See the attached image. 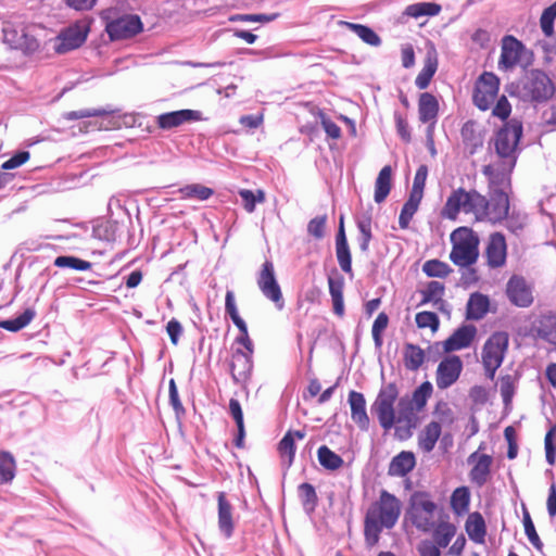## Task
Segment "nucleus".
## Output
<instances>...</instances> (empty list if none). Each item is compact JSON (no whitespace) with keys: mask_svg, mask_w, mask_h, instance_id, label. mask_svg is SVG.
I'll list each match as a JSON object with an SVG mask.
<instances>
[{"mask_svg":"<svg viewBox=\"0 0 556 556\" xmlns=\"http://www.w3.org/2000/svg\"><path fill=\"white\" fill-rule=\"evenodd\" d=\"M401 508V502L395 495L381 490L378 500L369 505L365 514L364 536L367 546L377 545L383 529H392L396 525Z\"/></svg>","mask_w":556,"mask_h":556,"instance_id":"1","label":"nucleus"},{"mask_svg":"<svg viewBox=\"0 0 556 556\" xmlns=\"http://www.w3.org/2000/svg\"><path fill=\"white\" fill-rule=\"evenodd\" d=\"M516 93L523 101L542 103L554 96L555 86L545 72L531 70L516 85Z\"/></svg>","mask_w":556,"mask_h":556,"instance_id":"2","label":"nucleus"},{"mask_svg":"<svg viewBox=\"0 0 556 556\" xmlns=\"http://www.w3.org/2000/svg\"><path fill=\"white\" fill-rule=\"evenodd\" d=\"M450 260L459 267L473 265L479 257V237L468 227H458L451 233Z\"/></svg>","mask_w":556,"mask_h":556,"instance_id":"3","label":"nucleus"},{"mask_svg":"<svg viewBox=\"0 0 556 556\" xmlns=\"http://www.w3.org/2000/svg\"><path fill=\"white\" fill-rule=\"evenodd\" d=\"M522 123L516 118L508 121L493 138L495 152L501 161L515 167L518 157V143L522 136Z\"/></svg>","mask_w":556,"mask_h":556,"instance_id":"4","label":"nucleus"},{"mask_svg":"<svg viewBox=\"0 0 556 556\" xmlns=\"http://www.w3.org/2000/svg\"><path fill=\"white\" fill-rule=\"evenodd\" d=\"M483 195L477 190H465L459 187L452 191L441 211V215L450 220H456L459 213L473 214L478 220L482 207Z\"/></svg>","mask_w":556,"mask_h":556,"instance_id":"5","label":"nucleus"},{"mask_svg":"<svg viewBox=\"0 0 556 556\" xmlns=\"http://www.w3.org/2000/svg\"><path fill=\"white\" fill-rule=\"evenodd\" d=\"M437 509L429 493L416 491L410 495L407 515L418 530L430 532L435 527Z\"/></svg>","mask_w":556,"mask_h":556,"instance_id":"6","label":"nucleus"},{"mask_svg":"<svg viewBox=\"0 0 556 556\" xmlns=\"http://www.w3.org/2000/svg\"><path fill=\"white\" fill-rule=\"evenodd\" d=\"M508 348V336L505 332L493 333L482 349V363L489 379H493L496 369L502 365Z\"/></svg>","mask_w":556,"mask_h":556,"instance_id":"7","label":"nucleus"},{"mask_svg":"<svg viewBox=\"0 0 556 556\" xmlns=\"http://www.w3.org/2000/svg\"><path fill=\"white\" fill-rule=\"evenodd\" d=\"M399 396L397 387L388 383L382 387L371 405V410L377 415L380 426L390 430L395 424L394 403Z\"/></svg>","mask_w":556,"mask_h":556,"instance_id":"8","label":"nucleus"},{"mask_svg":"<svg viewBox=\"0 0 556 556\" xmlns=\"http://www.w3.org/2000/svg\"><path fill=\"white\" fill-rule=\"evenodd\" d=\"M90 31V22L87 20L77 21L63 29L56 37L54 50L63 54L83 46Z\"/></svg>","mask_w":556,"mask_h":556,"instance_id":"9","label":"nucleus"},{"mask_svg":"<svg viewBox=\"0 0 556 556\" xmlns=\"http://www.w3.org/2000/svg\"><path fill=\"white\" fill-rule=\"evenodd\" d=\"M509 211L508 194L504 190H495L491 193L490 200L483 195L482 207L479 211V222L496 224L506 218Z\"/></svg>","mask_w":556,"mask_h":556,"instance_id":"10","label":"nucleus"},{"mask_svg":"<svg viewBox=\"0 0 556 556\" xmlns=\"http://www.w3.org/2000/svg\"><path fill=\"white\" fill-rule=\"evenodd\" d=\"M500 89V79L490 72H484L478 79L473 91V103L482 111H486L494 103Z\"/></svg>","mask_w":556,"mask_h":556,"instance_id":"11","label":"nucleus"},{"mask_svg":"<svg viewBox=\"0 0 556 556\" xmlns=\"http://www.w3.org/2000/svg\"><path fill=\"white\" fill-rule=\"evenodd\" d=\"M257 286L263 295L275 303L278 309H282L285 301L280 286L275 276L274 264L270 261L264 262L257 277Z\"/></svg>","mask_w":556,"mask_h":556,"instance_id":"12","label":"nucleus"},{"mask_svg":"<svg viewBox=\"0 0 556 556\" xmlns=\"http://www.w3.org/2000/svg\"><path fill=\"white\" fill-rule=\"evenodd\" d=\"M142 29L143 24L136 14H125L109 22L105 26V31L113 41L132 38Z\"/></svg>","mask_w":556,"mask_h":556,"instance_id":"13","label":"nucleus"},{"mask_svg":"<svg viewBox=\"0 0 556 556\" xmlns=\"http://www.w3.org/2000/svg\"><path fill=\"white\" fill-rule=\"evenodd\" d=\"M505 292L509 302L517 307H529L534 300L532 287L522 276L513 275Z\"/></svg>","mask_w":556,"mask_h":556,"instance_id":"14","label":"nucleus"},{"mask_svg":"<svg viewBox=\"0 0 556 556\" xmlns=\"http://www.w3.org/2000/svg\"><path fill=\"white\" fill-rule=\"evenodd\" d=\"M463 370V362L459 356L452 355L443 358L437 368L435 383L440 390L453 386L459 378Z\"/></svg>","mask_w":556,"mask_h":556,"instance_id":"15","label":"nucleus"},{"mask_svg":"<svg viewBox=\"0 0 556 556\" xmlns=\"http://www.w3.org/2000/svg\"><path fill=\"white\" fill-rule=\"evenodd\" d=\"M253 353L243 352L242 349H237L231 355L230 374L235 383L247 382L253 369Z\"/></svg>","mask_w":556,"mask_h":556,"instance_id":"16","label":"nucleus"},{"mask_svg":"<svg viewBox=\"0 0 556 556\" xmlns=\"http://www.w3.org/2000/svg\"><path fill=\"white\" fill-rule=\"evenodd\" d=\"M507 244L503 233L494 232L490 236L486 248V264L491 268H500L505 265Z\"/></svg>","mask_w":556,"mask_h":556,"instance_id":"17","label":"nucleus"},{"mask_svg":"<svg viewBox=\"0 0 556 556\" xmlns=\"http://www.w3.org/2000/svg\"><path fill=\"white\" fill-rule=\"evenodd\" d=\"M513 169L514 167H509L506 161L483 166L482 173L488 177L492 192L495 190L505 191L510 184V173Z\"/></svg>","mask_w":556,"mask_h":556,"instance_id":"18","label":"nucleus"},{"mask_svg":"<svg viewBox=\"0 0 556 556\" xmlns=\"http://www.w3.org/2000/svg\"><path fill=\"white\" fill-rule=\"evenodd\" d=\"M201 119V112L195 110H178L160 114L156 117V125L163 130H170L186 123Z\"/></svg>","mask_w":556,"mask_h":556,"instance_id":"19","label":"nucleus"},{"mask_svg":"<svg viewBox=\"0 0 556 556\" xmlns=\"http://www.w3.org/2000/svg\"><path fill=\"white\" fill-rule=\"evenodd\" d=\"M467 462L468 464H473L469 472L470 481L478 486L484 485L491 473L492 456L473 452L468 456Z\"/></svg>","mask_w":556,"mask_h":556,"instance_id":"20","label":"nucleus"},{"mask_svg":"<svg viewBox=\"0 0 556 556\" xmlns=\"http://www.w3.org/2000/svg\"><path fill=\"white\" fill-rule=\"evenodd\" d=\"M476 333L477 328L473 325H463L456 329L445 341H443L442 345L444 352L450 353L468 348L475 339Z\"/></svg>","mask_w":556,"mask_h":556,"instance_id":"21","label":"nucleus"},{"mask_svg":"<svg viewBox=\"0 0 556 556\" xmlns=\"http://www.w3.org/2000/svg\"><path fill=\"white\" fill-rule=\"evenodd\" d=\"M522 43L513 36H505L502 43L501 56L498 61L500 68L510 70L520 61Z\"/></svg>","mask_w":556,"mask_h":556,"instance_id":"22","label":"nucleus"},{"mask_svg":"<svg viewBox=\"0 0 556 556\" xmlns=\"http://www.w3.org/2000/svg\"><path fill=\"white\" fill-rule=\"evenodd\" d=\"M233 507L224 492L217 493L218 529L226 539H230L235 530Z\"/></svg>","mask_w":556,"mask_h":556,"instance_id":"23","label":"nucleus"},{"mask_svg":"<svg viewBox=\"0 0 556 556\" xmlns=\"http://www.w3.org/2000/svg\"><path fill=\"white\" fill-rule=\"evenodd\" d=\"M349 404L351 407V418L358 426L362 431L369 429V417L366 412V400L363 393L357 391H350Z\"/></svg>","mask_w":556,"mask_h":556,"instance_id":"24","label":"nucleus"},{"mask_svg":"<svg viewBox=\"0 0 556 556\" xmlns=\"http://www.w3.org/2000/svg\"><path fill=\"white\" fill-rule=\"evenodd\" d=\"M305 438L304 431H288L278 444V451L282 460V464L289 468L293 464L295 456V439L303 440Z\"/></svg>","mask_w":556,"mask_h":556,"instance_id":"25","label":"nucleus"},{"mask_svg":"<svg viewBox=\"0 0 556 556\" xmlns=\"http://www.w3.org/2000/svg\"><path fill=\"white\" fill-rule=\"evenodd\" d=\"M439 112V102L437 98L429 93L424 92L419 97L418 113L419 119L422 123L435 124Z\"/></svg>","mask_w":556,"mask_h":556,"instance_id":"26","label":"nucleus"},{"mask_svg":"<svg viewBox=\"0 0 556 556\" xmlns=\"http://www.w3.org/2000/svg\"><path fill=\"white\" fill-rule=\"evenodd\" d=\"M415 465L416 460L414 454L403 451L392 458L388 473L392 477H404L414 469Z\"/></svg>","mask_w":556,"mask_h":556,"instance_id":"27","label":"nucleus"},{"mask_svg":"<svg viewBox=\"0 0 556 556\" xmlns=\"http://www.w3.org/2000/svg\"><path fill=\"white\" fill-rule=\"evenodd\" d=\"M465 530L469 539L477 543H484L486 535V526L482 515L478 511L471 513L465 523Z\"/></svg>","mask_w":556,"mask_h":556,"instance_id":"28","label":"nucleus"},{"mask_svg":"<svg viewBox=\"0 0 556 556\" xmlns=\"http://www.w3.org/2000/svg\"><path fill=\"white\" fill-rule=\"evenodd\" d=\"M438 70V54L434 49L427 52L425 64L415 79L419 89H426Z\"/></svg>","mask_w":556,"mask_h":556,"instance_id":"29","label":"nucleus"},{"mask_svg":"<svg viewBox=\"0 0 556 556\" xmlns=\"http://www.w3.org/2000/svg\"><path fill=\"white\" fill-rule=\"evenodd\" d=\"M489 298L481 293H472L467 302L466 317L471 320H479L489 311Z\"/></svg>","mask_w":556,"mask_h":556,"instance_id":"30","label":"nucleus"},{"mask_svg":"<svg viewBox=\"0 0 556 556\" xmlns=\"http://www.w3.org/2000/svg\"><path fill=\"white\" fill-rule=\"evenodd\" d=\"M371 225L372 217L370 213H364L356 218V226L359 232L357 242L363 253H368L369 251V244L372 239Z\"/></svg>","mask_w":556,"mask_h":556,"instance_id":"31","label":"nucleus"},{"mask_svg":"<svg viewBox=\"0 0 556 556\" xmlns=\"http://www.w3.org/2000/svg\"><path fill=\"white\" fill-rule=\"evenodd\" d=\"M340 24L354 33L363 42L371 47H379L382 42L379 35L372 28L366 25L345 21H341Z\"/></svg>","mask_w":556,"mask_h":556,"instance_id":"32","label":"nucleus"},{"mask_svg":"<svg viewBox=\"0 0 556 556\" xmlns=\"http://www.w3.org/2000/svg\"><path fill=\"white\" fill-rule=\"evenodd\" d=\"M441 435V425L438 421L429 422L418 437V445L425 453H430Z\"/></svg>","mask_w":556,"mask_h":556,"instance_id":"33","label":"nucleus"},{"mask_svg":"<svg viewBox=\"0 0 556 556\" xmlns=\"http://www.w3.org/2000/svg\"><path fill=\"white\" fill-rule=\"evenodd\" d=\"M5 37L8 40L12 41L15 49L23 50L27 53H33L39 48L38 40L24 29H22L20 34L15 30L8 31L5 33Z\"/></svg>","mask_w":556,"mask_h":556,"instance_id":"34","label":"nucleus"},{"mask_svg":"<svg viewBox=\"0 0 556 556\" xmlns=\"http://www.w3.org/2000/svg\"><path fill=\"white\" fill-rule=\"evenodd\" d=\"M392 180V168L386 165L381 168L375 182L374 199L376 203L383 202L390 193Z\"/></svg>","mask_w":556,"mask_h":556,"instance_id":"35","label":"nucleus"},{"mask_svg":"<svg viewBox=\"0 0 556 556\" xmlns=\"http://www.w3.org/2000/svg\"><path fill=\"white\" fill-rule=\"evenodd\" d=\"M426 359L425 351L413 343H406L403 351L404 366L407 370L417 371Z\"/></svg>","mask_w":556,"mask_h":556,"instance_id":"36","label":"nucleus"},{"mask_svg":"<svg viewBox=\"0 0 556 556\" xmlns=\"http://www.w3.org/2000/svg\"><path fill=\"white\" fill-rule=\"evenodd\" d=\"M329 293L333 304V313L338 316L344 315V301H343V277H329L328 278Z\"/></svg>","mask_w":556,"mask_h":556,"instance_id":"37","label":"nucleus"},{"mask_svg":"<svg viewBox=\"0 0 556 556\" xmlns=\"http://www.w3.org/2000/svg\"><path fill=\"white\" fill-rule=\"evenodd\" d=\"M460 135L470 154H473L483 144V139L480 132L477 131L475 122H466L460 130Z\"/></svg>","mask_w":556,"mask_h":556,"instance_id":"38","label":"nucleus"},{"mask_svg":"<svg viewBox=\"0 0 556 556\" xmlns=\"http://www.w3.org/2000/svg\"><path fill=\"white\" fill-rule=\"evenodd\" d=\"M16 475V462L8 451H0V485L10 483Z\"/></svg>","mask_w":556,"mask_h":556,"instance_id":"39","label":"nucleus"},{"mask_svg":"<svg viewBox=\"0 0 556 556\" xmlns=\"http://www.w3.org/2000/svg\"><path fill=\"white\" fill-rule=\"evenodd\" d=\"M470 492L467 486L455 489L451 495V508L457 516H462L469 510Z\"/></svg>","mask_w":556,"mask_h":556,"instance_id":"40","label":"nucleus"},{"mask_svg":"<svg viewBox=\"0 0 556 556\" xmlns=\"http://www.w3.org/2000/svg\"><path fill=\"white\" fill-rule=\"evenodd\" d=\"M317 458L319 464L327 470H338L344 464L343 458L331 451L327 445H321L317 450Z\"/></svg>","mask_w":556,"mask_h":556,"instance_id":"41","label":"nucleus"},{"mask_svg":"<svg viewBox=\"0 0 556 556\" xmlns=\"http://www.w3.org/2000/svg\"><path fill=\"white\" fill-rule=\"evenodd\" d=\"M441 5L434 2H418L409 4L405 8L404 14L419 18L421 16H435L440 13Z\"/></svg>","mask_w":556,"mask_h":556,"instance_id":"42","label":"nucleus"},{"mask_svg":"<svg viewBox=\"0 0 556 556\" xmlns=\"http://www.w3.org/2000/svg\"><path fill=\"white\" fill-rule=\"evenodd\" d=\"M433 530L434 544L439 548L446 547L456 534V527L451 522H440L439 525L435 523Z\"/></svg>","mask_w":556,"mask_h":556,"instance_id":"43","label":"nucleus"},{"mask_svg":"<svg viewBox=\"0 0 556 556\" xmlns=\"http://www.w3.org/2000/svg\"><path fill=\"white\" fill-rule=\"evenodd\" d=\"M178 192L180 193L181 199H193L198 201H205L214 194V190L212 188L200 184L186 185L185 187L179 188Z\"/></svg>","mask_w":556,"mask_h":556,"instance_id":"44","label":"nucleus"},{"mask_svg":"<svg viewBox=\"0 0 556 556\" xmlns=\"http://www.w3.org/2000/svg\"><path fill=\"white\" fill-rule=\"evenodd\" d=\"M36 312L33 308H26L21 315L12 319L0 321V328L11 332H16L25 328L35 317Z\"/></svg>","mask_w":556,"mask_h":556,"instance_id":"45","label":"nucleus"},{"mask_svg":"<svg viewBox=\"0 0 556 556\" xmlns=\"http://www.w3.org/2000/svg\"><path fill=\"white\" fill-rule=\"evenodd\" d=\"M299 497L301 500L304 510L307 514H311L315 510L318 503V497L313 484L307 482L300 484Z\"/></svg>","mask_w":556,"mask_h":556,"instance_id":"46","label":"nucleus"},{"mask_svg":"<svg viewBox=\"0 0 556 556\" xmlns=\"http://www.w3.org/2000/svg\"><path fill=\"white\" fill-rule=\"evenodd\" d=\"M538 336L551 344L556 345V316H545L538 326Z\"/></svg>","mask_w":556,"mask_h":556,"instance_id":"47","label":"nucleus"},{"mask_svg":"<svg viewBox=\"0 0 556 556\" xmlns=\"http://www.w3.org/2000/svg\"><path fill=\"white\" fill-rule=\"evenodd\" d=\"M53 264L60 268H72L79 271L89 270L92 267L90 262L72 255H60L55 257Z\"/></svg>","mask_w":556,"mask_h":556,"instance_id":"48","label":"nucleus"},{"mask_svg":"<svg viewBox=\"0 0 556 556\" xmlns=\"http://www.w3.org/2000/svg\"><path fill=\"white\" fill-rule=\"evenodd\" d=\"M444 285L432 280L430 281L426 289L421 292L422 293V301L421 304L432 302L435 306L439 304H443L442 296L444 294Z\"/></svg>","mask_w":556,"mask_h":556,"instance_id":"49","label":"nucleus"},{"mask_svg":"<svg viewBox=\"0 0 556 556\" xmlns=\"http://www.w3.org/2000/svg\"><path fill=\"white\" fill-rule=\"evenodd\" d=\"M420 202V199L409 195L408 200L404 203L399 216L400 228H408L409 223L417 212Z\"/></svg>","mask_w":556,"mask_h":556,"instance_id":"50","label":"nucleus"},{"mask_svg":"<svg viewBox=\"0 0 556 556\" xmlns=\"http://www.w3.org/2000/svg\"><path fill=\"white\" fill-rule=\"evenodd\" d=\"M239 195L242 199V204L248 213H253L257 203L265 201V192L261 189L256 192L249 189L239 190Z\"/></svg>","mask_w":556,"mask_h":556,"instance_id":"51","label":"nucleus"},{"mask_svg":"<svg viewBox=\"0 0 556 556\" xmlns=\"http://www.w3.org/2000/svg\"><path fill=\"white\" fill-rule=\"evenodd\" d=\"M422 271L428 277L444 278L452 271V268L442 261L429 260L422 265Z\"/></svg>","mask_w":556,"mask_h":556,"instance_id":"52","label":"nucleus"},{"mask_svg":"<svg viewBox=\"0 0 556 556\" xmlns=\"http://www.w3.org/2000/svg\"><path fill=\"white\" fill-rule=\"evenodd\" d=\"M427 176H428V167L422 164L416 170L414 181H413V187H412L409 195L422 200Z\"/></svg>","mask_w":556,"mask_h":556,"instance_id":"53","label":"nucleus"},{"mask_svg":"<svg viewBox=\"0 0 556 556\" xmlns=\"http://www.w3.org/2000/svg\"><path fill=\"white\" fill-rule=\"evenodd\" d=\"M523 527H525V533H526L529 542L533 545L534 548H536L538 551H542L543 543L536 533L534 523H533L531 516L527 509H523Z\"/></svg>","mask_w":556,"mask_h":556,"instance_id":"54","label":"nucleus"},{"mask_svg":"<svg viewBox=\"0 0 556 556\" xmlns=\"http://www.w3.org/2000/svg\"><path fill=\"white\" fill-rule=\"evenodd\" d=\"M389 317L386 313L381 312L376 317L372 328L371 334L375 342L376 348H380L382 345V332L388 327Z\"/></svg>","mask_w":556,"mask_h":556,"instance_id":"55","label":"nucleus"},{"mask_svg":"<svg viewBox=\"0 0 556 556\" xmlns=\"http://www.w3.org/2000/svg\"><path fill=\"white\" fill-rule=\"evenodd\" d=\"M556 18V5L545 9L540 18V26L546 37H551L554 33V22Z\"/></svg>","mask_w":556,"mask_h":556,"instance_id":"56","label":"nucleus"},{"mask_svg":"<svg viewBox=\"0 0 556 556\" xmlns=\"http://www.w3.org/2000/svg\"><path fill=\"white\" fill-rule=\"evenodd\" d=\"M336 256L342 271L353 276L352 256L349 245L336 247Z\"/></svg>","mask_w":556,"mask_h":556,"instance_id":"57","label":"nucleus"},{"mask_svg":"<svg viewBox=\"0 0 556 556\" xmlns=\"http://www.w3.org/2000/svg\"><path fill=\"white\" fill-rule=\"evenodd\" d=\"M327 215L316 216L307 224V233L317 240L325 237Z\"/></svg>","mask_w":556,"mask_h":556,"instance_id":"58","label":"nucleus"},{"mask_svg":"<svg viewBox=\"0 0 556 556\" xmlns=\"http://www.w3.org/2000/svg\"><path fill=\"white\" fill-rule=\"evenodd\" d=\"M415 320L419 328H430L433 331H435L440 325L438 315L428 311L417 313Z\"/></svg>","mask_w":556,"mask_h":556,"instance_id":"59","label":"nucleus"},{"mask_svg":"<svg viewBox=\"0 0 556 556\" xmlns=\"http://www.w3.org/2000/svg\"><path fill=\"white\" fill-rule=\"evenodd\" d=\"M500 392L505 406H508L515 394V382L510 375L503 376L500 379Z\"/></svg>","mask_w":556,"mask_h":556,"instance_id":"60","label":"nucleus"},{"mask_svg":"<svg viewBox=\"0 0 556 556\" xmlns=\"http://www.w3.org/2000/svg\"><path fill=\"white\" fill-rule=\"evenodd\" d=\"M278 17V13L273 14H235L229 17L230 22H254L269 23Z\"/></svg>","mask_w":556,"mask_h":556,"instance_id":"61","label":"nucleus"},{"mask_svg":"<svg viewBox=\"0 0 556 556\" xmlns=\"http://www.w3.org/2000/svg\"><path fill=\"white\" fill-rule=\"evenodd\" d=\"M556 433V426L549 428L544 439L545 457L546 462L553 466L556 462V446L554 444V437Z\"/></svg>","mask_w":556,"mask_h":556,"instance_id":"62","label":"nucleus"},{"mask_svg":"<svg viewBox=\"0 0 556 556\" xmlns=\"http://www.w3.org/2000/svg\"><path fill=\"white\" fill-rule=\"evenodd\" d=\"M432 384L429 381L421 383L413 394V402L417 408H422L432 393Z\"/></svg>","mask_w":556,"mask_h":556,"instance_id":"63","label":"nucleus"},{"mask_svg":"<svg viewBox=\"0 0 556 556\" xmlns=\"http://www.w3.org/2000/svg\"><path fill=\"white\" fill-rule=\"evenodd\" d=\"M30 157V154L28 151H20L16 154H14L12 157H10L8 161L2 163L1 169L2 170H10L17 168L25 164Z\"/></svg>","mask_w":556,"mask_h":556,"instance_id":"64","label":"nucleus"}]
</instances>
